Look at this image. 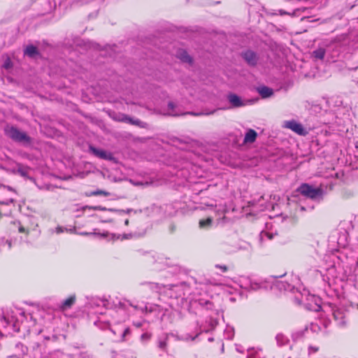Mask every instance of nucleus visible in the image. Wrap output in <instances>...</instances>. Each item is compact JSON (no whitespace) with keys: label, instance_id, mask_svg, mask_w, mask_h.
Wrapping results in <instances>:
<instances>
[{"label":"nucleus","instance_id":"obj_1","mask_svg":"<svg viewBox=\"0 0 358 358\" xmlns=\"http://www.w3.org/2000/svg\"><path fill=\"white\" fill-rule=\"evenodd\" d=\"M284 275L277 276H270L264 280L254 279L250 276L242 275L238 278L237 282L240 287L246 290L257 291L259 289H273L276 287L279 290H292V286L288 282L278 280Z\"/></svg>","mask_w":358,"mask_h":358},{"label":"nucleus","instance_id":"obj_2","mask_svg":"<svg viewBox=\"0 0 358 358\" xmlns=\"http://www.w3.org/2000/svg\"><path fill=\"white\" fill-rule=\"evenodd\" d=\"M18 332L20 331V324L17 320H15L13 316L6 317L3 315L0 318V336H4L11 333Z\"/></svg>","mask_w":358,"mask_h":358},{"label":"nucleus","instance_id":"obj_3","mask_svg":"<svg viewBox=\"0 0 358 358\" xmlns=\"http://www.w3.org/2000/svg\"><path fill=\"white\" fill-rule=\"evenodd\" d=\"M6 134L13 141L27 145L31 144V138L26 133L20 131L14 127H7L5 129Z\"/></svg>","mask_w":358,"mask_h":358},{"label":"nucleus","instance_id":"obj_4","mask_svg":"<svg viewBox=\"0 0 358 358\" xmlns=\"http://www.w3.org/2000/svg\"><path fill=\"white\" fill-rule=\"evenodd\" d=\"M185 291H190V287L185 282H182L179 285H172L169 288L168 294L171 298L180 299V304H183L184 296L187 295Z\"/></svg>","mask_w":358,"mask_h":358},{"label":"nucleus","instance_id":"obj_5","mask_svg":"<svg viewBox=\"0 0 358 358\" xmlns=\"http://www.w3.org/2000/svg\"><path fill=\"white\" fill-rule=\"evenodd\" d=\"M298 192L301 194L312 199H320L322 197L323 194V191L321 188H315L306 183L302 184L298 188Z\"/></svg>","mask_w":358,"mask_h":358},{"label":"nucleus","instance_id":"obj_6","mask_svg":"<svg viewBox=\"0 0 358 358\" xmlns=\"http://www.w3.org/2000/svg\"><path fill=\"white\" fill-rule=\"evenodd\" d=\"M284 127L301 136H306L308 134L307 130L303 127V125L294 120L285 122Z\"/></svg>","mask_w":358,"mask_h":358},{"label":"nucleus","instance_id":"obj_7","mask_svg":"<svg viewBox=\"0 0 358 358\" xmlns=\"http://www.w3.org/2000/svg\"><path fill=\"white\" fill-rule=\"evenodd\" d=\"M90 150L93 155H94L96 157L100 159H106L109 161H113L114 159L113 154L110 152H107L102 149H98L92 146L90 147Z\"/></svg>","mask_w":358,"mask_h":358},{"label":"nucleus","instance_id":"obj_8","mask_svg":"<svg viewBox=\"0 0 358 358\" xmlns=\"http://www.w3.org/2000/svg\"><path fill=\"white\" fill-rule=\"evenodd\" d=\"M227 99L231 104L230 108H240L246 105L247 102L242 100V99L234 93H230L227 95Z\"/></svg>","mask_w":358,"mask_h":358},{"label":"nucleus","instance_id":"obj_9","mask_svg":"<svg viewBox=\"0 0 358 358\" xmlns=\"http://www.w3.org/2000/svg\"><path fill=\"white\" fill-rule=\"evenodd\" d=\"M332 315L335 321L337 322L339 326H344L346 323L345 322V313L341 309L337 308H332Z\"/></svg>","mask_w":358,"mask_h":358},{"label":"nucleus","instance_id":"obj_10","mask_svg":"<svg viewBox=\"0 0 358 358\" xmlns=\"http://www.w3.org/2000/svg\"><path fill=\"white\" fill-rule=\"evenodd\" d=\"M242 57L249 65L255 66L257 64L258 57L255 52L247 50L242 53Z\"/></svg>","mask_w":358,"mask_h":358},{"label":"nucleus","instance_id":"obj_11","mask_svg":"<svg viewBox=\"0 0 358 358\" xmlns=\"http://www.w3.org/2000/svg\"><path fill=\"white\" fill-rule=\"evenodd\" d=\"M28 351V348L20 343L15 346V355L10 356V358L17 357L22 358Z\"/></svg>","mask_w":358,"mask_h":358},{"label":"nucleus","instance_id":"obj_12","mask_svg":"<svg viewBox=\"0 0 358 358\" xmlns=\"http://www.w3.org/2000/svg\"><path fill=\"white\" fill-rule=\"evenodd\" d=\"M217 322L215 320L210 318L209 320V326L208 327H203V329L201 327L200 332L197 333L195 336H194V337H192V336L187 337V336L185 338V340L189 339L191 341H194L201 332H202V331L208 332V331L213 329L215 327V326L217 325Z\"/></svg>","mask_w":358,"mask_h":358},{"label":"nucleus","instance_id":"obj_13","mask_svg":"<svg viewBox=\"0 0 358 358\" xmlns=\"http://www.w3.org/2000/svg\"><path fill=\"white\" fill-rule=\"evenodd\" d=\"M176 56L180 59L182 62L186 63H192V59L186 52V50L183 49H179L176 51Z\"/></svg>","mask_w":358,"mask_h":358},{"label":"nucleus","instance_id":"obj_14","mask_svg":"<svg viewBox=\"0 0 358 358\" xmlns=\"http://www.w3.org/2000/svg\"><path fill=\"white\" fill-rule=\"evenodd\" d=\"M41 3L43 6L42 10L43 14L50 13L56 7L55 2L51 1V0H41Z\"/></svg>","mask_w":358,"mask_h":358},{"label":"nucleus","instance_id":"obj_15","mask_svg":"<svg viewBox=\"0 0 358 358\" xmlns=\"http://www.w3.org/2000/svg\"><path fill=\"white\" fill-rule=\"evenodd\" d=\"M89 306L92 308L96 307L104 308L107 304V301L100 298H92L88 303Z\"/></svg>","mask_w":358,"mask_h":358},{"label":"nucleus","instance_id":"obj_16","mask_svg":"<svg viewBox=\"0 0 358 358\" xmlns=\"http://www.w3.org/2000/svg\"><path fill=\"white\" fill-rule=\"evenodd\" d=\"M76 301V296L74 295L69 296L68 299L63 301L59 305L61 310L64 311L70 308Z\"/></svg>","mask_w":358,"mask_h":358},{"label":"nucleus","instance_id":"obj_17","mask_svg":"<svg viewBox=\"0 0 358 358\" xmlns=\"http://www.w3.org/2000/svg\"><path fill=\"white\" fill-rule=\"evenodd\" d=\"M257 137V132L252 129H248L245 137H244V143H254Z\"/></svg>","mask_w":358,"mask_h":358},{"label":"nucleus","instance_id":"obj_18","mask_svg":"<svg viewBox=\"0 0 358 358\" xmlns=\"http://www.w3.org/2000/svg\"><path fill=\"white\" fill-rule=\"evenodd\" d=\"M103 237H108L110 236L111 239L116 240V239H129L131 237V234H124L122 235L121 234H109L108 232L103 233L101 234Z\"/></svg>","mask_w":358,"mask_h":358},{"label":"nucleus","instance_id":"obj_19","mask_svg":"<svg viewBox=\"0 0 358 358\" xmlns=\"http://www.w3.org/2000/svg\"><path fill=\"white\" fill-rule=\"evenodd\" d=\"M257 91L262 98H268L271 96L273 93V91L271 88L266 86L258 87Z\"/></svg>","mask_w":358,"mask_h":358},{"label":"nucleus","instance_id":"obj_20","mask_svg":"<svg viewBox=\"0 0 358 358\" xmlns=\"http://www.w3.org/2000/svg\"><path fill=\"white\" fill-rule=\"evenodd\" d=\"M24 52L25 55H27L29 57H34L38 54L36 47L33 45H27L24 49Z\"/></svg>","mask_w":358,"mask_h":358},{"label":"nucleus","instance_id":"obj_21","mask_svg":"<svg viewBox=\"0 0 358 358\" xmlns=\"http://www.w3.org/2000/svg\"><path fill=\"white\" fill-rule=\"evenodd\" d=\"M120 120L122 121V122L130 123L131 124L138 125V126H140L142 127H143L142 125L143 122L141 121H140L138 119H135V120L132 119L131 117H130L126 115H122V118Z\"/></svg>","mask_w":358,"mask_h":358},{"label":"nucleus","instance_id":"obj_22","mask_svg":"<svg viewBox=\"0 0 358 358\" xmlns=\"http://www.w3.org/2000/svg\"><path fill=\"white\" fill-rule=\"evenodd\" d=\"M275 340L278 346L285 345L289 342L288 338L281 333L276 335Z\"/></svg>","mask_w":358,"mask_h":358},{"label":"nucleus","instance_id":"obj_23","mask_svg":"<svg viewBox=\"0 0 358 358\" xmlns=\"http://www.w3.org/2000/svg\"><path fill=\"white\" fill-rule=\"evenodd\" d=\"M325 55V50L322 48H320L314 50L312 53V56L317 59H323Z\"/></svg>","mask_w":358,"mask_h":358},{"label":"nucleus","instance_id":"obj_24","mask_svg":"<svg viewBox=\"0 0 358 358\" xmlns=\"http://www.w3.org/2000/svg\"><path fill=\"white\" fill-rule=\"evenodd\" d=\"M168 336L163 335L159 338L158 340V348L161 350H165L167 346Z\"/></svg>","mask_w":358,"mask_h":358},{"label":"nucleus","instance_id":"obj_25","mask_svg":"<svg viewBox=\"0 0 358 358\" xmlns=\"http://www.w3.org/2000/svg\"><path fill=\"white\" fill-rule=\"evenodd\" d=\"M213 222L212 217H208L206 220H201L199 222L201 229H208L211 227Z\"/></svg>","mask_w":358,"mask_h":358},{"label":"nucleus","instance_id":"obj_26","mask_svg":"<svg viewBox=\"0 0 358 358\" xmlns=\"http://www.w3.org/2000/svg\"><path fill=\"white\" fill-rule=\"evenodd\" d=\"M168 115H172V116H177L179 115L180 113L176 110V106L175 104L172 102L169 103L168 104Z\"/></svg>","mask_w":358,"mask_h":358},{"label":"nucleus","instance_id":"obj_27","mask_svg":"<svg viewBox=\"0 0 358 358\" xmlns=\"http://www.w3.org/2000/svg\"><path fill=\"white\" fill-rule=\"evenodd\" d=\"M11 248V242L8 241V240H5L4 238H1L0 239V250L2 251V250H10Z\"/></svg>","mask_w":358,"mask_h":358},{"label":"nucleus","instance_id":"obj_28","mask_svg":"<svg viewBox=\"0 0 358 358\" xmlns=\"http://www.w3.org/2000/svg\"><path fill=\"white\" fill-rule=\"evenodd\" d=\"M75 228L74 229H67L66 228H64L63 227H60V226H58L55 229H51L50 230V232L52 234L53 233H56L57 234H59L61 233H63L64 231H69L70 233H73L75 231Z\"/></svg>","mask_w":358,"mask_h":358},{"label":"nucleus","instance_id":"obj_29","mask_svg":"<svg viewBox=\"0 0 358 358\" xmlns=\"http://www.w3.org/2000/svg\"><path fill=\"white\" fill-rule=\"evenodd\" d=\"M185 293L187 295H185L184 296V301H189V303L194 300H196V297L194 296L192 289L190 287V291H185Z\"/></svg>","mask_w":358,"mask_h":358},{"label":"nucleus","instance_id":"obj_30","mask_svg":"<svg viewBox=\"0 0 358 358\" xmlns=\"http://www.w3.org/2000/svg\"><path fill=\"white\" fill-rule=\"evenodd\" d=\"M147 285H148L150 289L155 291L156 292H161L162 288V285H161L158 283L148 282V283H147Z\"/></svg>","mask_w":358,"mask_h":358},{"label":"nucleus","instance_id":"obj_31","mask_svg":"<svg viewBox=\"0 0 358 358\" xmlns=\"http://www.w3.org/2000/svg\"><path fill=\"white\" fill-rule=\"evenodd\" d=\"M17 171L22 176H26L28 174V169L26 167H24L21 164H17Z\"/></svg>","mask_w":358,"mask_h":358},{"label":"nucleus","instance_id":"obj_32","mask_svg":"<svg viewBox=\"0 0 358 358\" xmlns=\"http://www.w3.org/2000/svg\"><path fill=\"white\" fill-rule=\"evenodd\" d=\"M13 66L12 62L10 58L7 57L4 61L2 67L6 70L10 69Z\"/></svg>","mask_w":358,"mask_h":358},{"label":"nucleus","instance_id":"obj_33","mask_svg":"<svg viewBox=\"0 0 358 358\" xmlns=\"http://www.w3.org/2000/svg\"><path fill=\"white\" fill-rule=\"evenodd\" d=\"M110 211L117 212L119 214L122 215L123 213H130L131 212H136L131 208H128L127 210H116V209H110Z\"/></svg>","mask_w":358,"mask_h":358},{"label":"nucleus","instance_id":"obj_34","mask_svg":"<svg viewBox=\"0 0 358 358\" xmlns=\"http://www.w3.org/2000/svg\"><path fill=\"white\" fill-rule=\"evenodd\" d=\"M92 195H103L105 196H108L110 194L106 191L103 190H96L95 192H92Z\"/></svg>","mask_w":358,"mask_h":358},{"label":"nucleus","instance_id":"obj_35","mask_svg":"<svg viewBox=\"0 0 358 358\" xmlns=\"http://www.w3.org/2000/svg\"><path fill=\"white\" fill-rule=\"evenodd\" d=\"M151 337V335L148 333H144L141 335V339L142 341H148Z\"/></svg>","mask_w":358,"mask_h":358},{"label":"nucleus","instance_id":"obj_36","mask_svg":"<svg viewBox=\"0 0 358 358\" xmlns=\"http://www.w3.org/2000/svg\"><path fill=\"white\" fill-rule=\"evenodd\" d=\"M318 350H319L318 347L310 345L308 348V354L310 355L312 353H315V352H317Z\"/></svg>","mask_w":358,"mask_h":358},{"label":"nucleus","instance_id":"obj_37","mask_svg":"<svg viewBox=\"0 0 358 358\" xmlns=\"http://www.w3.org/2000/svg\"><path fill=\"white\" fill-rule=\"evenodd\" d=\"M308 309H310L311 310H314V311H320L322 309V307L319 304L315 303L314 307H312V306L311 307H308Z\"/></svg>","mask_w":358,"mask_h":358},{"label":"nucleus","instance_id":"obj_38","mask_svg":"<svg viewBox=\"0 0 358 358\" xmlns=\"http://www.w3.org/2000/svg\"><path fill=\"white\" fill-rule=\"evenodd\" d=\"M295 301L299 303V304H305V301H304V299H303V295H301V297L299 299L297 296H295Z\"/></svg>","mask_w":358,"mask_h":358},{"label":"nucleus","instance_id":"obj_39","mask_svg":"<svg viewBox=\"0 0 358 358\" xmlns=\"http://www.w3.org/2000/svg\"><path fill=\"white\" fill-rule=\"evenodd\" d=\"M99 324H101V323L99 321L94 322L95 325L99 327L101 329H106V327H108L109 326V324L108 323H103V325H100V326L99 325Z\"/></svg>","mask_w":358,"mask_h":358},{"label":"nucleus","instance_id":"obj_40","mask_svg":"<svg viewBox=\"0 0 358 358\" xmlns=\"http://www.w3.org/2000/svg\"><path fill=\"white\" fill-rule=\"evenodd\" d=\"M216 268H220L222 270V272H226L228 270V268L227 266L225 265H219V264H217L215 266Z\"/></svg>","mask_w":358,"mask_h":358},{"label":"nucleus","instance_id":"obj_41","mask_svg":"<svg viewBox=\"0 0 358 358\" xmlns=\"http://www.w3.org/2000/svg\"><path fill=\"white\" fill-rule=\"evenodd\" d=\"M18 231L20 233L27 232L25 228L23 226L20 225V223H18Z\"/></svg>","mask_w":358,"mask_h":358},{"label":"nucleus","instance_id":"obj_42","mask_svg":"<svg viewBox=\"0 0 358 358\" xmlns=\"http://www.w3.org/2000/svg\"><path fill=\"white\" fill-rule=\"evenodd\" d=\"M205 304H206V306H207V308H208V309H211V308H213V304H212V303H211V302H210V301H206Z\"/></svg>","mask_w":358,"mask_h":358},{"label":"nucleus","instance_id":"obj_43","mask_svg":"<svg viewBox=\"0 0 358 358\" xmlns=\"http://www.w3.org/2000/svg\"><path fill=\"white\" fill-rule=\"evenodd\" d=\"M129 332H130V330L129 328L124 329L123 334H122V337H124L126 335L129 334Z\"/></svg>","mask_w":358,"mask_h":358},{"label":"nucleus","instance_id":"obj_44","mask_svg":"<svg viewBox=\"0 0 358 358\" xmlns=\"http://www.w3.org/2000/svg\"><path fill=\"white\" fill-rule=\"evenodd\" d=\"M80 235H82V236H88V235H90L92 234V233H88V232H80L79 233Z\"/></svg>","mask_w":358,"mask_h":358},{"label":"nucleus","instance_id":"obj_45","mask_svg":"<svg viewBox=\"0 0 358 358\" xmlns=\"http://www.w3.org/2000/svg\"><path fill=\"white\" fill-rule=\"evenodd\" d=\"M134 324L137 327H141L142 326L141 322H136V323H134Z\"/></svg>","mask_w":358,"mask_h":358},{"label":"nucleus","instance_id":"obj_46","mask_svg":"<svg viewBox=\"0 0 358 358\" xmlns=\"http://www.w3.org/2000/svg\"><path fill=\"white\" fill-rule=\"evenodd\" d=\"M280 15L289 14L288 13L283 11L282 10H279Z\"/></svg>","mask_w":358,"mask_h":358},{"label":"nucleus","instance_id":"obj_47","mask_svg":"<svg viewBox=\"0 0 358 358\" xmlns=\"http://www.w3.org/2000/svg\"><path fill=\"white\" fill-rule=\"evenodd\" d=\"M249 203H250V206H255V201H250Z\"/></svg>","mask_w":358,"mask_h":358},{"label":"nucleus","instance_id":"obj_48","mask_svg":"<svg viewBox=\"0 0 358 358\" xmlns=\"http://www.w3.org/2000/svg\"><path fill=\"white\" fill-rule=\"evenodd\" d=\"M124 224H125L126 226H127V225L129 224V219H126V220H124Z\"/></svg>","mask_w":358,"mask_h":358},{"label":"nucleus","instance_id":"obj_49","mask_svg":"<svg viewBox=\"0 0 358 358\" xmlns=\"http://www.w3.org/2000/svg\"><path fill=\"white\" fill-rule=\"evenodd\" d=\"M247 358H255V357L251 354L248 355Z\"/></svg>","mask_w":358,"mask_h":358},{"label":"nucleus","instance_id":"obj_50","mask_svg":"<svg viewBox=\"0 0 358 358\" xmlns=\"http://www.w3.org/2000/svg\"><path fill=\"white\" fill-rule=\"evenodd\" d=\"M129 305L132 307H134L135 309H138V307L136 306H134L131 303H129Z\"/></svg>","mask_w":358,"mask_h":358},{"label":"nucleus","instance_id":"obj_51","mask_svg":"<svg viewBox=\"0 0 358 358\" xmlns=\"http://www.w3.org/2000/svg\"><path fill=\"white\" fill-rule=\"evenodd\" d=\"M312 327H313V330L315 331L316 330L315 328L317 327V326L312 324Z\"/></svg>","mask_w":358,"mask_h":358},{"label":"nucleus","instance_id":"obj_52","mask_svg":"<svg viewBox=\"0 0 358 358\" xmlns=\"http://www.w3.org/2000/svg\"><path fill=\"white\" fill-rule=\"evenodd\" d=\"M264 209V207H263L262 205H261V208L259 209V210H263Z\"/></svg>","mask_w":358,"mask_h":358},{"label":"nucleus","instance_id":"obj_53","mask_svg":"<svg viewBox=\"0 0 358 358\" xmlns=\"http://www.w3.org/2000/svg\"><path fill=\"white\" fill-rule=\"evenodd\" d=\"M312 299H313L315 297L313 296H310Z\"/></svg>","mask_w":358,"mask_h":358},{"label":"nucleus","instance_id":"obj_54","mask_svg":"<svg viewBox=\"0 0 358 358\" xmlns=\"http://www.w3.org/2000/svg\"><path fill=\"white\" fill-rule=\"evenodd\" d=\"M94 313H99V312H98V311H94ZM99 313H102V312H101H101H99Z\"/></svg>","mask_w":358,"mask_h":358},{"label":"nucleus","instance_id":"obj_55","mask_svg":"<svg viewBox=\"0 0 358 358\" xmlns=\"http://www.w3.org/2000/svg\"><path fill=\"white\" fill-rule=\"evenodd\" d=\"M356 71H358V67H357V68H356Z\"/></svg>","mask_w":358,"mask_h":358},{"label":"nucleus","instance_id":"obj_56","mask_svg":"<svg viewBox=\"0 0 358 358\" xmlns=\"http://www.w3.org/2000/svg\"><path fill=\"white\" fill-rule=\"evenodd\" d=\"M288 358H291V357H288Z\"/></svg>","mask_w":358,"mask_h":358}]
</instances>
